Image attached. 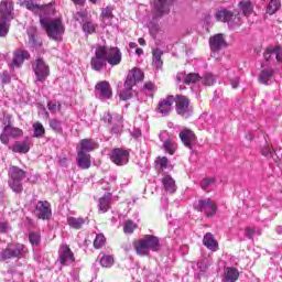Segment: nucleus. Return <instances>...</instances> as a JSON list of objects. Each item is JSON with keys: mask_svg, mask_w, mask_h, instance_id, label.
Listing matches in <instances>:
<instances>
[{"mask_svg": "<svg viewBox=\"0 0 282 282\" xmlns=\"http://www.w3.org/2000/svg\"><path fill=\"white\" fill-rule=\"evenodd\" d=\"M10 230V225L6 221H0V232H8Z\"/></svg>", "mask_w": 282, "mask_h": 282, "instance_id": "63", "label": "nucleus"}, {"mask_svg": "<svg viewBox=\"0 0 282 282\" xmlns=\"http://www.w3.org/2000/svg\"><path fill=\"white\" fill-rule=\"evenodd\" d=\"M95 94L99 100H109L113 95L111 93V85L107 80H102L96 84Z\"/></svg>", "mask_w": 282, "mask_h": 282, "instance_id": "11", "label": "nucleus"}, {"mask_svg": "<svg viewBox=\"0 0 282 282\" xmlns=\"http://www.w3.org/2000/svg\"><path fill=\"white\" fill-rule=\"evenodd\" d=\"M209 45L212 48V57L217 58L219 50L226 47V40H224V34L219 33L210 37Z\"/></svg>", "mask_w": 282, "mask_h": 282, "instance_id": "16", "label": "nucleus"}, {"mask_svg": "<svg viewBox=\"0 0 282 282\" xmlns=\"http://www.w3.org/2000/svg\"><path fill=\"white\" fill-rule=\"evenodd\" d=\"M195 210L204 213L206 217H213L217 214V204L210 198H200L194 203Z\"/></svg>", "mask_w": 282, "mask_h": 282, "instance_id": "8", "label": "nucleus"}, {"mask_svg": "<svg viewBox=\"0 0 282 282\" xmlns=\"http://www.w3.org/2000/svg\"><path fill=\"white\" fill-rule=\"evenodd\" d=\"M144 89H145V91L153 94V91H155V85L151 82H148L144 84Z\"/></svg>", "mask_w": 282, "mask_h": 282, "instance_id": "61", "label": "nucleus"}, {"mask_svg": "<svg viewBox=\"0 0 282 282\" xmlns=\"http://www.w3.org/2000/svg\"><path fill=\"white\" fill-rule=\"evenodd\" d=\"M33 72L35 74V78L39 83H45L47 80V76H50V66L46 65L43 58H37L33 62Z\"/></svg>", "mask_w": 282, "mask_h": 282, "instance_id": "10", "label": "nucleus"}, {"mask_svg": "<svg viewBox=\"0 0 282 282\" xmlns=\"http://www.w3.org/2000/svg\"><path fill=\"white\" fill-rule=\"evenodd\" d=\"M25 252H28L25 245H8L7 248L0 252V257L3 261L8 259H21L25 257Z\"/></svg>", "mask_w": 282, "mask_h": 282, "instance_id": "6", "label": "nucleus"}, {"mask_svg": "<svg viewBox=\"0 0 282 282\" xmlns=\"http://www.w3.org/2000/svg\"><path fill=\"white\" fill-rule=\"evenodd\" d=\"M215 18L223 23H228L231 30H235V28H239V25H241V14H232V12L226 9L217 11Z\"/></svg>", "mask_w": 282, "mask_h": 282, "instance_id": "7", "label": "nucleus"}, {"mask_svg": "<svg viewBox=\"0 0 282 282\" xmlns=\"http://www.w3.org/2000/svg\"><path fill=\"white\" fill-rule=\"evenodd\" d=\"M180 139L182 140L183 144L187 147V149H193V144L197 142V137H195V132L186 128L180 132Z\"/></svg>", "mask_w": 282, "mask_h": 282, "instance_id": "22", "label": "nucleus"}, {"mask_svg": "<svg viewBox=\"0 0 282 282\" xmlns=\"http://www.w3.org/2000/svg\"><path fill=\"white\" fill-rule=\"evenodd\" d=\"M188 105L189 101L186 96H176V111L178 116H183V118L191 116V107Z\"/></svg>", "mask_w": 282, "mask_h": 282, "instance_id": "20", "label": "nucleus"}, {"mask_svg": "<svg viewBox=\"0 0 282 282\" xmlns=\"http://www.w3.org/2000/svg\"><path fill=\"white\" fill-rule=\"evenodd\" d=\"M77 17H79L77 18V21H80V19L83 21L82 30L85 34H94V32H96V24L89 20H85L83 12H77Z\"/></svg>", "mask_w": 282, "mask_h": 282, "instance_id": "28", "label": "nucleus"}, {"mask_svg": "<svg viewBox=\"0 0 282 282\" xmlns=\"http://www.w3.org/2000/svg\"><path fill=\"white\" fill-rule=\"evenodd\" d=\"M164 54V52L160 48H154L152 51V56H153V65L154 67H156V69H162V65H164V63L162 62V55Z\"/></svg>", "mask_w": 282, "mask_h": 282, "instance_id": "35", "label": "nucleus"}, {"mask_svg": "<svg viewBox=\"0 0 282 282\" xmlns=\"http://www.w3.org/2000/svg\"><path fill=\"white\" fill-rule=\"evenodd\" d=\"M104 121L109 124L112 133H120V128L122 127V116L113 115L107 112L104 115Z\"/></svg>", "mask_w": 282, "mask_h": 282, "instance_id": "18", "label": "nucleus"}, {"mask_svg": "<svg viewBox=\"0 0 282 282\" xmlns=\"http://www.w3.org/2000/svg\"><path fill=\"white\" fill-rule=\"evenodd\" d=\"M28 35H29V45L33 50H39V47L43 45V40H41V37H39V35L36 34V29L30 28L28 30Z\"/></svg>", "mask_w": 282, "mask_h": 282, "instance_id": "24", "label": "nucleus"}, {"mask_svg": "<svg viewBox=\"0 0 282 282\" xmlns=\"http://www.w3.org/2000/svg\"><path fill=\"white\" fill-rule=\"evenodd\" d=\"M261 153L264 158H268V160H274V150L270 145H265L264 148H262Z\"/></svg>", "mask_w": 282, "mask_h": 282, "instance_id": "48", "label": "nucleus"}, {"mask_svg": "<svg viewBox=\"0 0 282 282\" xmlns=\"http://www.w3.org/2000/svg\"><path fill=\"white\" fill-rule=\"evenodd\" d=\"M174 102L175 97L173 96H167L165 98L160 99L156 108V113H161V116H166L167 113H171Z\"/></svg>", "mask_w": 282, "mask_h": 282, "instance_id": "21", "label": "nucleus"}, {"mask_svg": "<svg viewBox=\"0 0 282 282\" xmlns=\"http://www.w3.org/2000/svg\"><path fill=\"white\" fill-rule=\"evenodd\" d=\"M23 3H26V10L34 12V14H40V23L45 30L48 39L58 41V39L65 34V25L61 19H50V17L54 14V6H39L36 3H30L29 0H23Z\"/></svg>", "mask_w": 282, "mask_h": 282, "instance_id": "1", "label": "nucleus"}, {"mask_svg": "<svg viewBox=\"0 0 282 282\" xmlns=\"http://www.w3.org/2000/svg\"><path fill=\"white\" fill-rule=\"evenodd\" d=\"M0 19H3V21H13L14 2L12 0H2L0 2Z\"/></svg>", "mask_w": 282, "mask_h": 282, "instance_id": "12", "label": "nucleus"}, {"mask_svg": "<svg viewBox=\"0 0 282 282\" xmlns=\"http://www.w3.org/2000/svg\"><path fill=\"white\" fill-rule=\"evenodd\" d=\"M200 80L203 85H207L208 87H210V85H215V76L210 73L205 74L203 78L200 77Z\"/></svg>", "mask_w": 282, "mask_h": 282, "instance_id": "47", "label": "nucleus"}, {"mask_svg": "<svg viewBox=\"0 0 282 282\" xmlns=\"http://www.w3.org/2000/svg\"><path fill=\"white\" fill-rule=\"evenodd\" d=\"M13 153H28L30 151V143L25 141H17L12 147Z\"/></svg>", "mask_w": 282, "mask_h": 282, "instance_id": "36", "label": "nucleus"}, {"mask_svg": "<svg viewBox=\"0 0 282 282\" xmlns=\"http://www.w3.org/2000/svg\"><path fill=\"white\" fill-rule=\"evenodd\" d=\"M198 80H202L199 74L189 73L184 77V85H195V83H198Z\"/></svg>", "mask_w": 282, "mask_h": 282, "instance_id": "39", "label": "nucleus"}, {"mask_svg": "<svg viewBox=\"0 0 282 282\" xmlns=\"http://www.w3.org/2000/svg\"><path fill=\"white\" fill-rule=\"evenodd\" d=\"M162 185L164 187L165 193L173 195L175 191H177V185H175V180L171 175H165L162 178Z\"/></svg>", "mask_w": 282, "mask_h": 282, "instance_id": "29", "label": "nucleus"}, {"mask_svg": "<svg viewBox=\"0 0 282 282\" xmlns=\"http://www.w3.org/2000/svg\"><path fill=\"white\" fill-rule=\"evenodd\" d=\"M47 107L51 113H57V111H61V102L48 101Z\"/></svg>", "mask_w": 282, "mask_h": 282, "instance_id": "50", "label": "nucleus"}, {"mask_svg": "<svg viewBox=\"0 0 282 282\" xmlns=\"http://www.w3.org/2000/svg\"><path fill=\"white\" fill-rule=\"evenodd\" d=\"M9 186L13 193L23 192V180H25V171L21 170L19 166L9 167Z\"/></svg>", "mask_w": 282, "mask_h": 282, "instance_id": "4", "label": "nucleus"}, {"mask_svg": "<svg viewBox=\"0 0 282 282\" xmlns=\"http://www.w3.org/2000/svg\"><path fill=\"white\" fill-rule=\"evenodd\" d=\"M239 8L243 14V17H250L254 12V6L250 0H242L239 2Z\"/></svg>", "mask_w": 282, "mask_h": 282, "instance_id": "34", "label": "nucleus"}, {"mask_svg": "<svg viewBox=\"0 0 282 282\" xmlns=\"http://www.w3.org/2000/svg\"><path fill=\"white\" fill-rule=\"evenodd\" d=\"M10 20L0 18V39L8 36V32H10Z\"/></svg>", "mask_w": 282, "mask_h": 282, "instance_id": "37", "label": "nucleus"}, {"mask_svg": "<svg viewBox=\"0 0 282 282\" xmlns=\"http://www.w3.org/2000/svg\"><path fill=\"white\" fill-rule=\"evenodd\" d=\"M273 56H275L278 63H282V50L281 47L273 48Z\"/></svg>", "mask_w": 282, "mask_h": 282, "instance_id": "58", "label": "nucleus"}, {"mask_svg": "<svg viewBox=\"0 0 282 282\" xmlns=\"http://www.w3.org/2000/svg\"><path fill=\"white\" fill-rule=\"evenodd\" d=\"M140 80H144V73L140 68H133L126 78L124 87H135Z\"/></svg>", "mask_w": 282, "mask_h": 282, "instance_id": "17", "label": "nucleus"}, {"mask_svg": "<svg viewBox=\"0 0 282 282\" xmlns=\"http://www.w3.org/2000/svg\"><path fill=\"white\" fill-rule=\"evenodd\" d=\"M77 164L79 169H89L91 166V155L87 152L77 151Z\"/></svg>", "mask_w": 282, "mask_h": 282, "instance_id": "26", "label": "nucleus"}, {"mask_svg": "<svg viewBox=\"0 0 282 282\" xmlns=\"http://www.w3.org/2000/svg\"><path fill=\"white\" fill-rule=\"evenodd\" d=\"M58 254L61 265H72L75 261L74 252H72V249L67 245H62L59 247Z\"/></svg>", "mask_w": 282, "mask_h": 282, "instance_id": "14", "label": "nucleus"}, {"mask_svg": "<svg viewBox=\"0 0 282 282\" xmlns=\"http://www.w3.org/2000/svg\"><path fill=\"white\" fill-rule=\"evenodd\" d=\"M186 77V75H184V74H178L177 76H176V80H177V83H182V80H183V83H184V78Z\"/></svg>", "mask_w": 282, "mask_h": 282, "instance_id": "64", "label": "nucleus"}, {"mask_svg": "<svg viewBox=\"0 0 282 282\" xmlns=\"http://www.w3.org/2000/svg\"><path fill=\"white\" fill-rule=\"evenodd\" d=\"M29 241L32 243V246H39V243L41 242V235L36 232H31L29 235Z\"/></svg>", "mask_w": 282, "mask_h": 282, "instance_id": "52", "label": "nucleus"}, {"mask_svg": "<svg viewBox=\"0 0 282 282\" xmlns=\"http://www.w3.org/2000/svg\"><path fill=\"white\" fill-rule=\"evenodd\" d=\"M159 138H160L161 142H163V144L173 140L166 130L162 131L159 134Z\"/></svg>", "mask_w": 282, "mask_h": 282, "instance_id": "57", "label": "nucleus"}, {"mask_svg": "<svg viewBox=\"0 0 282 282\" xmlns=\"http://www.w3.org/2000/svg\"><path fill=\"white\" fill-rule=\"evenodd\" d=\"M88 219L83 217H68L67 224L70 228H74L75 230H80L85 224H87Z\"/></svg>", "mask_w": 282, "mask_h": 282, "instance_id": "31", "label": "nucleus"}, {"mask_svg": "<svg viewBox=\"0 0 282 282\" xmlns=\"http://www.w3.org/2000/svg\"><path fill=\"white\" fill-rule=\"evenodd\" d=\"M143 275L145 278V281L148 282H155V274L154 273H150L149 274V271H143Z\"/></svg>", "mask_w": 282, "mask_h": 282, "instance_id": "60", "label": "nucleus"}, {"mask_svg": "<svg viewBox=\"0 0 282 282\" xmlns=\"http://www.w3.org/2000/svg\"><path fill=\"white\" fill-rule=\"evenodd\" d=\"M156 165L160 166L162 171L169 166V159L166 156L159 158L156 160Z\"/></svg>", "mask_w": 282, "mask_h": 282, "instance_id": "54", "label": "nucleus"}, {"mask_svg": "<svg viewBox=\"0 0 282 282\" xmlns=\"http://www.w3.org/2000/svg\"><path fill=\"white\" fill-rule=\"evenodd\" d=\"M210 268V260L202 259L197 262V269L199 270V274H206V270Z\"/></svg>", "mask_w": 282, "mask_h": 282, "instance_id": "43", "label": "nucleus"}, {"mask_svg": "<svg viewBox=\"0 0 282 282\" xmlns=\"http://www.w3.org/2000/svg\"><path fill=\"white\" fill-rule=\"evenodd\" d=\"M254 228H250L248 227L246 230H245V235L246 237H248V239H252V237H254Z\"/></svg>", "mask_w": 282, "mask_h": 282, "instance_id": "62", "label": "nucleus"}, {"mask_svg": "<svg viewBox=\"0 0 282 282\" xmlns=\"http://www.w3.org/2000/svg\"><path fill=\"white\" fill-rule=\"evenodd\" d=\"M98 208L99 213H107L111 208V194H106L99 198Z\"/></svg>", "mask_w": 282, "mask_h": 282, "instance_id": "33", "label": "nucleus"}, {"mask_svg": "<svg viewBox=\"0 0 282 282\" xmlns=\"http://www.w3.org/2000/svg\"><path fill=\"white\" fill-rule=\"evenodd\" d=\"M0 80L2 85H10L12 76H10V73H8V70H4L2 74H0Z\"/></svg>", "mask_w": 282, "mask_h": 282, "instance_id": "53", "label": "nucleus"}, {"mask_svg": "<svg viewBox=\"0 0 282 282\" xmlns=\"http://www.w3.org/2000/svg\"><path fill=\"white\" fill-rule=\"evenodd\" d=\"M33 131H34L33 138H43V135H45V128L41 122H35L33 124Z\"/></svg>", "mask_w": 282, "mask_h": 282, "instance_id": "42", "label": "nucleus"}, {"mask_svg": "<svg viewBox=\"0 0 282 282\" xmlns=\"http://www.w3.org/2000/svg\"><path fill=\"white\" fill-rule=\"evenodd\" d=\"M239 279V270L234 267H227L224 269L223 281L224 282H237Z\"/></svg>", "mask_w": 282, "mask_h": 282, "instance_id": "27", "label": "nucleus"}, {"mask_svg": "<svg viewBox=\"0 0 282 282\" xmlns=\"http://www.w3.org/2000/svg\"><path fill=\"white\" fill-rule=\"evenodd\" d=\"M50 127L51 129H53V131H62V124L61 121H58V119H52L50 121Z\"/></svg>", "mask_w": 282, "mask_h": 282, "instance_id": "55", "label": "nucleus"}, {"mask_svg": "<svg viewBox=\"0 0 282 282\" xmlns=\"http://www.w3.org/2000/svg\"><path fill=\"white\" fill-rule=\"evenodd\" d=\"M101 19L104 21H109V19H113V7H106L101 10Z\"/></svg>", "mask_w": 282, "mask_h": 282, "instance_id": "44", "label": "nucleus"}, {"mask_svg": "<svg viewBox=\"0 0 282 282\" xmlns=\"http://www.w3.org/2000/svg\"><path fill=\"white\" fill-rule=\"evenodd\" d=\"M104 47L106 63L111 67H116L122 63V52L118 48V46H107L101 45Z\"/></svg>", "mask_w": 282, "mask_h": 282, "instance_id": "9", "label": "nucleus"}, {"mask_svg": "<svg viewBox=\"0 0 282 282\" xmlns=\"http://www.w3.org/2000/svg\"><path fill=\"white\" fill-rule=\"evenodd\" d=\"M281 8V0H271L267 7L268 14H275Z\"/></svg>", "mask_w": 282, "mask_h": 282, "instance_id": "40", "label": "nucleus"}, {"mask_svg": "<svg viewBox=\"0 0 282 282\" xmlns=\"http://www.w3.org/2000/svg\"><path fill=\"white\" fill-rule=\"evenodd\" d=\"M135 228H138V225H135L133 220H127L123 226V231L126 235H131Z\"/></svg>", "mask_w": 282, "mask_h": 282, "instance_id": "46", "label": "nucleus"}, {"mask_svg": "<svg viewBox=\"0 0 282 282\" xmlns=\"http://www.w3.org/2000/svg\"><path fill=\"white\" fill-rule=\"evenodd\" d=\"M163 149L165 153H170V155H175V151H177V143L171 139L170 141H165L163 143Z\"/></svg>", "mask_w": 282, "mask_h": 282, "instance_id": "38", "label": "nucleus"}, {"mask_svg": "<svg viewBox=\"0 0 282 282\" xmlns=\"http://www.w3.org/2000/svg\"><path fill=\"white\" fill-rule=\"evenodd\" d=\"M105 241H106L105 235L98 234V235L96 236L95 240H94V247L97 248V249H99V248H101V247L105 246Z\"/></svg>", "mask_w": 282, "mask_h": 282, "instance_id": "49", "label": "nucleus"}, {"mask_svg": "<svg viewBox=\"0 0 282 282\" xmlns=\"http://www.w3.org/2000/svg\"><path fill=\"white\" fill-rule=\"evenodd\" d=\"M90 67L94 72H102L107 67V57L102 44L95 45V54L90 58Z\"/></svg>", "mask_w": 282, "mask_h": 282, "instance_id": "5", "label": "nucleus"}, {"mask_svg": "<svg viewBox=\"0 0 282 282\" xmlns=\"http://www.w3.org/2000/svg\"><path fill=\"white\" fill-rule=\"evenodd\" d=\"M98 149V143L94 139H84L79 141L77 151L82 153H90V151H96Z\"/></svg>", "mask_w": 282, "mask_h": 282, "instance_id": "23", "label": "nucleus"}, {"mask_svg": "<svg viewBox=\"0 0 282 282\" xmlns=\"http://www.w3.org/2000/svg\"><path fill=\"white\" fill-rule=\"evenodd\" d=\"M29 58H30V52L25 50H17L13 53V65L15 67H21V65H23V63H25V61H28Z\"/></svg>", "mask_w": 282, "mask_h": 282, "instance_id": "25", "label": "nucleus"}, {"mask_svg": "<svg viewBox=\"0 0 282 282\" xmlns=\"http://www.w3.org/2000/svg\"><path fill=\"white\" fill-rule=\"evenodd\" d=\"M99 263L102 268H111V265H113V256L102 254L99 259Z\"/></svg>", "mask_w": 282, "mask_h": 282, "instance_id": "41", "label": "nucleus"}, {"mask_svg": "<svg viewBox=\"0 0 282 282\" xmlns=\"http://www.w3.org/2000/svg\"><path fill=\"white\" fill-rule=\"evenodd\" d=\"M35 215L39 219H50L52 217V207L47 200H39L35 206Z\"/></svg>", "mask_w": 282, "mask_h": 282, "instance_id": "19", "label": "nucleus"}, {"mask_svg": "<svg viewBox=\"0 0 282 282\" xmlns=\"http://www.w3.org/2000/svg\"><path fill=\"white\" fill-rule=\"evenodd\" d=\"M175 3V0H154L152 6V21L150 25H155L163 17H166L171 12V6Z\"/></svg>", "mask_w": 282, "mask_h": 282, "instance_id": "3", "label": "nucleus"}, {"mask_svg": "<svg viewBox=\"0 0 282 282\" xmlns=\"http://www.w3.org/2000/svg\"><path fill=\"white\" fill-rule=\"evenodd\" d=\"M215 184V178H204L200 182V188H203V191H208V188H210V186H213Z\"/></svg>", "mask_w": 282, "mask_h": 282, "instance_id": "51", "label": "nucleus"}, {"mask_svg": "<svg viewBox=\"0 0 282 282\" xmlns=\"http://www.w3.org/2000/svg\"><path fill=\"white\" fill-rule=\"evenodd\" d=\"M134 248L137 254L145 257L149 254V250H152L153 252L160 250V239L155 236H145L134 245Z\"/></svg>", "mask_w": 282, "mask_h": 282, "instance_id": "2", "label": "nucleus"}, {"mask_svg": "<svg viewBox=\"0 0 282 282\" xmlns=\"http://www.w3.org/2000/svg\"><path fill=\"white\" fill-rule=\"evenodd\" d=\"M203 245L205 248H208V250H212L213 252H216L218 248L217 240H215V236H213L210 232L205 234L203 238Z\"/></svg>", "mask_w": 282, "mask_h": 282, "instance_id": "30", "label": "nucleus"}, {"mask_svg": "<svg viewBox=\"0 0 282 282\" xmlns=\"http://www.w3.org/2000/svg\"><path fill=\"white\" fill-rule=\"evenodd\" d=\"M263 56H264V59H265V61L271 59L272 56H274V47H269V48H267L265 52H264V54H263Z\"/></svg>", "mask_w": 282, "mask_h": 282, "instance_id": "59", "label": "nucleus"}, {"mask_svg": "<svg viewBox=\"0 0 282 282\" xmlns=\"http://www.w3.org/2000/svg\"><path fill=\"white\" fill-rule=\"evenodd\" d=\"M21 135H23V130L8 124L3 128V131L0 135V141L2 144H8L10 142V138L17 139L21 138Z\"/></svg>", "mask_w": 282, "mask_h": 282, "instance_id": "13", "label": "nucleus"}, {"mask_svg": "<svg viewBox=\"0 0 282 282\" xmlns=\"http://www.w3.org/2000/svg\"><path fill=\"white\" fill-rule=\"evenodd\" d=\"M229 83L232 89H237V87H239V76H234L232 74H229Z\"/></svg>", "mask_w": 282, "mask_h": 282, "instance_id": "56", "label": "nucleus"}, {"mask_svg": "<svg viewBox=\"0 0 282 282\" xmlns=\"http://www.w3.org/2000/svg\"><path fill=\"white\" fill-rule=\"evenodd\" d=\"M110 160L117 166H124V164L129 163V152L122 149H115L110 153Z\"/></svg>", "mask_w": 282, "mask_h": 282, "instance_id": "15", "label": "nucleus"}, {"mask_svg": "<svg viewBox=\"0 0 282 282\" xmlns=\"http://www.w3.org/2000/svg\"><path fill=\"white\" fill-rule=\"evenodd\" d=\"M272 76H274V69L264 68L260 73L259 83H261L262 85H270Z\"/></svg>", "mask_w": 282, "mask_h": 282, "instance_id": "32", "label": "nucleus"}, {"mask_svg": "<svg viewBox=\"0 0 282 282\" xmlns=\"http://www.w3.org/2000/svg\"><path fill=\"white\" fill-rule=\"evenodd\" d=\"M120 100H131L133 98V87H124V90L120 93Z\"/></svg>", "mask_w": 282, "mask_h": 282, "instance_id": "45", "label": "nucleus"}]
</instances>
